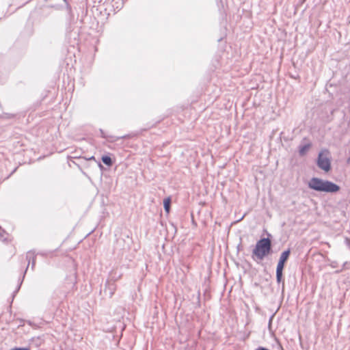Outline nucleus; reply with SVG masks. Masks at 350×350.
<instances>
[{
    "mask_svg": "<svg viewBox=\"0 0 350 350\" xmlns=\"http://www.w3.org/2000/svg\"><path fill=\"white\" fill-rule=\"evenodd\" d=\"M308 186L310 189L319 192L332 193H336L340 190V187L338 185L329 180L316 177H313L309 180Z\"/></svg>",
    "mask_w": 350,
    "mask_h": 350,
    "instance_id": "f257e3e1",
    "label": "nucleus"
},
{
    "mask_svg": "<svg viewBox=\"0 0 350 350\" xmlns=\"http://www.w3.org/2000/svg\"><path fill=\"white\" fill-rule=\"evenodd\" d=\"M271 252V241L269 238H262L256 243L252 251V258L254 260H262Z\"/></svg>",
    "mask_w": 350,
    "mask_h": 350,
    "instance_id": "f03ea898",
    "label": "nucleus"
},
{
    "mask_svg": "<svg viewBox=\"0 0 350 350\" xmlns=\"http://www.w3.org/2000/svg\"><path fill=\"white\" fill-rule=\"evenodd\" d=\"M317 164L320 169L325 172H329L330 170L331 161L328 150L323 149L319 153Z\"/></svg>",
    "mask_w": 350,
    "mask_h": 350,
    "instance_id": "7ed1b4c3",
    "label": "nucleus"
},
{
    "mask_svg": "<svg viewBox=\"0 0 350 350\" xmlns=\"http://www.w3.org/2000/svg\"><path fill=\"white\" fill-rule=\"evenodd\" d=\"M291 254L290 249L283 252L280 256L276 268V280L278 283H280L282 278V271L286 261L288 260Z\"/></svg>",
    "mask_w": 350,
    "mask_h": 350,
    "instance_id": "20e7f679",
    "label": "nucleus"
},
{
    "mask_svg": "<svg viewBox=\"0 0 350 350\" xmlns=\"http://www.w3.org/2000/svg\"><path fill=\"white\" fill-rule=\"evenodd\" d=\"M116 290V284L115 282H107L105 288V292L108 293L109 297H111Z\"/></svg>",
    "mask_w": 350,
    "mask_h": 350,
    "instance_id": "39448f33",
    "label": "nucleus"
},
{
    "mask_svg": "<svg viewBox=\"0 0 350 350\" xmlns=\"http://www.w3.org/2000/svg\"><path fill=\"white\" fill-rule=\"evenodd\" d=\"M26 258L28 260L29 265L31 262V268L33 269L36 263V256L34 253L31 251H29L27 253Z\"/></svg>",
    "mask_w": 350,
    "mask_h": 350,
    "instance_id": "423d86ee",
    "label": "nucleus"
},
{
    "mask_svg": "<svg viewBox=\"0 0 350 350\" xmlns=\"http://www.w3.org/2000/svg\"><path fill=\"white\" fill-rule=\"evenodd\" d=\"M310 147V144H305L304 146H300L299 149V154L301 156H304V154H306V153L308 151Z\"/></svg>",
    "mask_w": 350,
    "mask_h": 350,
    "instance_id": "0eeeda50",
    "label": "nucleus"
},
{
    "mask_svg": "<svg viewBox=\"0 0 350 350\" xmlns=\"http://www.w3.org/2000/svg\"><path fill=\"white\" fill-rule=\"evenodd\" d=\"M171 200L170 198H165L163 200L164 209L167 213L170 212Z\"/></svg>",
    "mask_w": 350,
    "mask_h": 350,
    "instance_id": "6e6552de",
    "label": "nucleus"
},
{
    "mask_svg": "<svg viewBox=\"0 0 350 350\" xmlns=\"http://www.w3.org/2000/svg\"><path fill=\"white\" fill-rule=\"evenodd\" d=\"M102 161L108 166H111L113 163L111 157L109 156H103Z\"/></svg>",
    "mask_w": 350,
    "mask_h": 350,
    "instance_id": "1a4fd4ad",
    "label": "nucleus"
},
{
    "mask_svg": "<svg viewBox=\"0 0 350 350\" xmlns=\"http://www.w3.org/2000/svg\"><path fill=\"white\" fill-rule=\"evenodd\" d=\"M347 264H348L347 262H344V264L342 265V269L340 270L336 271V272L338 273L341 272L342 271L347 269V267L346 266Z\"/></svg>",
    "mask_w": 350,
    "mask_h": 350,
    "instance_id": "9d476101",
    "label": "nucleus"
},
{
    "mask_svg": "<svg viewBox=\"0 0 350 350\" xmlns=\"http://www.w3.org/2000/svg\"><path fill=\"white\" fill-rule=\"evenodd\" d=\"M10 350H30L29 348H18V347H16V348H13Z\"/></svg>",
    "mask_w": 350,
    "mask_h": 350,
    "instance_id": "9b49d317",
    "label": "nucleus"
},
{
    "mask_svg": "<svg viewBox=\"0 0 350 350\" xmlns=\"http://www.w3.org/2000/svg\"><path fill=\"white\" fill-rule=\"evenodd\" d=\"M331 267H333V268H335L336 267V262H332V263L330 264Z\"/></svg>",
    "mask_w": 350,
    "mask_h": 350,
    "instance_id": "f8f14e48",
    "label": "nucleus"
},
{
    "mask_svg": "<svg viewBox=\"0 0 350 350\" xmlns=\"http://www.w3.org/2000/svg\"><path fill=\"white\" fill-rule=\"evenodd\" d=\"M347 163H350V157H349L348 158V159H347Z\"/></svg>",
    "mask_w": 350,
    "mask_h": 350,
    "instance_id": "ddd939ff",
    "label": "nucleus"
},
{
    "mask_svg": "<svg viewBox=\"0 0 350 350\" xmlns=\"http://www.w3.org/2000/svg\"><path fill=\"white\" fill-rule=\"evenodd\" d=\"M101 131V133H102V136H103V137H105V135H104V134H103V131Z\"/></svg>",
    "mask_w": 350,
    "mask_h": 350,
    "instance_id": "4468645a",
    "label": "nucleus"
},
{
    "mask_svg": "<svg viewBox=\"0 0 350 350\" xmlns=\"http://www.w3.org/2000/svg\"><path fill=\"white\" fill-rule=\"evenodd\" d=\"M89 159H90V160H91V159H94V157H93V156H92V157H91Z\"/></svg>",
    "mask_w": 350,
    "mask_h": 350,
    "instance_id": "2eb2a0df",
    "label": "nucleus"
},
{
    "mask_svg": "<svg viewBox=\"0 0 350 350\" xmlns=\"http://www.w3.org/2000/svg\"><path fill=\"white\" fill-rule=\"evenodd\" d=\"M29 265L28 264L27 269H25V271H27V269H28V267H29Z\"/></svg>",
    "mask_w": 350,
    "mask_h": 350,
    "instance_id": "dca6fc26",
    "label": "nucleus"
},
{
    "mask_svg": "<svg viewBox=\"0 0 350 350\" xmlns=\"http://www.w3.org/2000/svg\"><path fill=\"white\" fill-rule=\"evenodd\" d=\"M302 1H303V2L306 1V0H302Z\"/></svg>",
    "mask_w": 350,
    "mask_h": 350,
    "instance_id": "f3484780",
    "label": "nucleus"
}]
</instances>
